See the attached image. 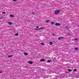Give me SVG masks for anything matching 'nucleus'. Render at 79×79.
<instances>
[{
	"label": "nucleus",
	"instance_id": "f257e3e1",
	"mask_svg": "<svg viewBox=\"0 0 79 79\" xmlns=\"http://www.w3.org/2000/svg\"><path fill=\"white\" fill-rule=\"evenodd\" d=\"M60 11H61L60 10H57L55 12V13L56 15H58V14H59V13H60Z\"/></svg>",
	"mask_w": 79,
	"mask_h": 79
},
{
	"label": "nucleus",
	"instance_id": "f03ea898",
	"mask_svg": "<svg viewBox=\"0 0 79 79\" xmlns=\"http://www.w3.org/2000/svg\"><path fill=\"white\" fill-rule=\"evenodd\" d=\"M58 40H63V39H64V37H59L58 38Z\"/></svg>",
	"mask_w": 79,
	"mask_h": 79
},
{
	"label": "nucleus",
	"instance_id": "7ed1b4c3",
	"mask_svg": "<svg viewBox=\"0 0 79 79\" xmlns=\"http://www.w3.org/2000/svg\"><path fill=\"white\" fill-rule=\"evenodd\" d=\"M45 28H44V27H41V28H40L38 29H37L36 28L35 29V30H37V31H38V30H40V29H44Z\"/></svg>",
	"mask_w": 79,
	"mask_h": 79
},
{
	"label": "nucleus",
	"instance_id": "20e7f679",
	"mask_svg": "<svg viewBox=\"0 0 79 79\" xmlns=\"http://www.w3.org/2000/svg\"><path fill=\"white\" fill-rule=\"evenodd\" d=\"M55 25L56 26H60L61 25V24L57 23H56V24H55Z\"/></svg>",
	"mask_w": 79,
	"mask_h": 79
},
{
	"label": "nucleus",
	"instance_id": "39448f33",
	"mask_svg": "<svg viewBox=\"0 0 79 79\" xmlns=\"http://www.w3.org/2000/svg\"><path fill=\"white\" fill-rule=\"evenodd\" d=\"M46 61L45 59H41L40 61L42 62L43 61Z\"/></svg>",
	"mask_w": 79,
	"mask_h": 79
},
{
	"label": "nucleus",
	"instance_id": "423d86ee",
	"mask_svg": "<svg viewBox=\"0 0 79 79\" xmlns=\"http://www.w3.org/2000/svg\"><path fill=\"white\" fill-rule=\"evenodd\" d=\"M28 63L29 64H33V62L32 61H29L28 62Z\"/></svg>",
	"mask_w": 79,
	"mask_h": 79
},
{
	"label": "nucleus",
	"instance_id": "0eeeda50",
	"mask_svg": "<svg viewBox=\"0 0 79 79\" xmlns=\"http://www.w3.org/2000/svg\"><path fill=\"white\" fill-rule=\"evenodd\" d=\"M65 28H66V29H67V30L69 29V27L68 26H65Z\"/></svg>",
	"mask_w": 79,
	"mask_h": 79
},
{
	"label": "nucleus",
	"instance_id": "6e6552de",
	"mask_svg": "<svg viewBox=\"0 0 79 79\" xmlns=\"http://www.w3.org/2000/svg\"><path fill=\"white\" fill-rule=\"evenodd\" d=\"M10 17H11V18H13V17H14V15H10Z\"/></svg>",
	"mask_w": 79,
	"mask_h": 79
},
{
	"label": "nucleus",
	"instance_id": "1a4fd4ad",
	"mask_svg": "<svg viewBox=\"0 0 79 79\" xmlns=\"http://www.w3.org/2000/svg\"><path fill=\"white\" fill-rule=\"evenodd\" d=\"M12 24V23H11V22H9L8 23V24H9L10 25H11V24Z\"/></svg>",
	"mask_w": 79,
	"mask_h": 79
},
{
	"label": "nucleus",
	"instance_id": "9d476101",
	"mask_svg": "<svg viewBox=\"0 0 79 79\" xmlns=\"http://www.w3.org/2000/svg\"><path fill=\"white\" fill-rule=\"evenodd\" d=\"M13 56V55H9V56H8L9 58H10L11 57H12V56Z\"/></svg>",
	"mask_w": 79,
	"mask_h": 79
},
{
	"label": "nucleus",
	"instance_id": "9b49d317",
	"mask_svg": "<svg viewBox=\"0 0 79 79\" xmlns=\"http://www.w3.org/2000/svg\"><path fill=\"white\" fill-rule=\"evenodd\" d=\"M23 54H24V55H28V54H27V53L24 52Z\"/></svg>",
	"mask_w": 79,
	"mask_h": 79
},
{
	"label": "nucleus",
	"instance_id": "f8f14e48",
	"mask_svg": "<svg viewBox=\"0 0 79 79\" xmlns=\"http://www.w3.org/2000/svg\"><path fill=\"white\" fill-rule=\"evenodd\" d=\"M47 63H50V62H51V60H49L47 61Z\"/></svg>",
	"mask_w": 79,
	"mask_h": 79
},
{
	"label": "nucleus",
	"instance_id": "ddd939ff",
	"mask_svg": "<svg viewBox=\"0 0 79 79\" xmlns=\"http://www.w3.org/2000/svg\"><path fill=\"white\" fill-rule=\"evenodd\" d=\"M54 24H55V22H52L51 23V25H53Z\"/></svg>",
	"mask_w": 79,
	"mask_h": 79
},
{
	"label": "nucleus",
	"instance_id": "4468645a",
	"mask_svg": "<svg viewBox=\"0 0 79 79\" xmlns=\"http://www.w3.org/2000/svg\"><path fill=\"white\" fill-rule=\"evenodd\" d=\"M49 21H50L49 20H46V23H48Z\"/></svg>",
	"mask_w": 79,
	"mask_h": 79
},
{
	"label": "nucleus",
	"instance_id": "2eb2a0df",
	"mask_svg": "<svg viewBox=\"0 0 79 79\" xmlns=\"http://www.w3.org/2000/svg\"><path fill=\"white\" fill-rule=\"evenodd\" d=\"M68 71H69V72H71V71H72V70L70 69H68Z\"/></svg>",
	"mask_w": 79,
	"mask_h": 79
},
{
	"label": "nucleus",
	"instance_id": "dca6fc26",
	"mask_svg": "<svg viewBox=\"0 0 79 79\" xmlns=\"http://www.w3.org/2000/svg\"><path fill=\"white\" fill-rule=\"evenodd\" d=\"M52 36H55V33H53L52 34Z\"/></svg>",
	"mask_w": 79,
	"mask_h": 79
},
{
	"label": "nucleus",
	"instance_id": "f3484780",
	"mask_svg": "<svg viewBox=\"0 0 79 79\" xmlns=\"http://www.w3.org/2000/svg\"><path fill=\"white\" fill-rule=\"evenodd\" d=\"M50 44L51 45H53V43H52V42H50Z\"/></svg>",
	"mask_w": 79,
	"mask_h": 79
},
{
	"label": "nucleus",
	"instance_id": "a211bd4d",
	"mask_svg": "<svg viewBox=\"0 0 79 79\" xmlns=\"http://www.w3.org/2000/svg\"><path fill=\"white\" fill-rule=\"evenodd\" d=\"M75 40H76V41H77V40H78V39L77 38H75Z\"/></svg>",
	"mask_w": 79,
	"mask_h": 79
},
{
	"label": "nucleus",
	"instance_id": "6ab92c4d",
	"mask_svg": "<svg viewBox=\"0 0 79 79\" xmlns=\"http://www.w3.org/2000/svg\"><path fill=\"white\" fill-rule=\"evenodd\" d=\"M74 49L76 50H78V48H74Z\"/></svg>",
	"mask_w": 79,
	"mask_h": 79
},
{
	"label": "nucleus",
	"instance_id": "aec40b11",
	"mask_svg": "<svg viewBox=\"0 0 79 79\" xmlns=\"http://www.w3.org/2000/svg\"><path fill=\"white\" fill-rule=\"evenodd\" d=\"M15 35H16V36L18 35V33H17L15 34Z\"/></svg>",
	"mask_w": 79,
	"mask_h": 79
},
{
	"label": "nucleus",
	"instance_id": "412c9836",
	"mask_svg": "<svg viewBox=\"0 0 79 79\" xmlns=\"http://www.w3.org/2000/svg\"><path fill=\"white\" fill-rule=\"evenodd\" d=\"M68 35H71V34L69 33H68Z\"/></svg>",
	"mask_w": 79,
	"mask_h": 79
},
{
	"label": "nucleus",
	"instance_id": "4be33fe9",
	"mask_svg": "<svg viewBox=\"0 0 79 79\" xmlns=\"http://www.w3.org/2000/svg\"><path fill=\"white\" fill-rule=\"evenodd\" d=\"M2 14H5L6 12H2Z\"/></svg>",
	"mask_w": 79,
	"mask_h": 79
},
{
	"label": "nucleus",
	"instance_id": "5701e85b",
	"mask_svg": "<svg viewBox=\"0 0 79 79\" xmlns=\"http://www.w3.org/2000/svg\"><path fill=\"white\" fill-rule=\"evenodd\" d=\"M41 45H45V44H44L43 43H41Z\"/></svg>",
	"mask_w": 79,
	"mask_h": 79
},
{
	"label": "nucleus",
	"instance_id": "b1692460",
	"mask_svg": "<svg viewBox=\"0 0 79 79\" xmlns=\"http://www.w3.org/2000/svg\"><path fill=\"white\" fill-rule=\"evenodd\" d=\"M73 71H77V70L76 69H74V70H73Z\"/></svg>",
	"mask_w": 79,
	"mask_h": 79
},
{
	"label": "nucleus",
	"instance_id": "393cba45",
	"mask_svg": "<svg viewBox=\"0 0 79 79\" xmlns=\"http://www.w3.org/2000/svg\"><path fill=\"white\" fill-rule=\"evenodd\" d=\"M14 2H17V0H13Z\"/></svg>",
	"mask_w": 79,
	"mask_h": 79
},
{
	"label": "nucleus",
	"instance_id": "a878e982",
	"mask_svg": "<svg viewBox=\"0 0 79 79\" xmlns=\"http://www.w3.org/2000/svg\"><path fill=\"white\" fill-rule=\"evenodd\" d=\"M31 14H32V15H34V12H32L31 13Z\"/></svg>",
	"mask_w": 79,
	"mask_h": 79
},
{
	"label": "nucleus",
	"instance_id": "bb28decb",
	"mask_svg": "<svg viewBox=\"0 0 79 79\" xmlns=\"http://www.w3.org/2000/svg\"><path fill=\"white\" fill-rule=\"evenodd\" d=\"M3 73V72H2V71H0V73Z\"/></svg>",
	"mask_w": 79,
	"mask_h": 79
},
{
	"label": "nucleus",
	"instance_id": "cd10ccee",
	"mask_svg": "<svg viewBox=\"0 0 79 79\" xmlns=\"http://www.w3.org/2000/svg\"><path fill=\"white\" fill-rule=\"evenodd\" d=\"M36 28L37 29H38V28H39V26H37Z\"/></svg>",
	"mask_w": 79,
	"mask_h": 79
},
{
	"label": "nucleus",
	"instance_id": "c85d7f7f",
	"mask_svg": "<svg viewBox=\"0 0 79 79\" xmlns=\"http://www.w3.org/2000/svg\"><path fill=\"white\" fill-rule=\"evenodd\" d=\"M42 70L43 71H45V70H44V69H42Z\"/></svg>",
	"mask_w": 79,
	"mask_h": 79
},
{
	"label": "nucleus",
	"instance_id": "c756f323",
	"mask_svg": "<svg viewBox=\"0 0 79 79\" xmlns=\"http://www.w3.org/2000/svg\"><path fill=\"white\" fill-rule=\"evenodd\" d=\"M78 27H79V25H78Z\"/></svg>",
	"mask_w": 79,
	"mask_h": 79
}]
</instances>
